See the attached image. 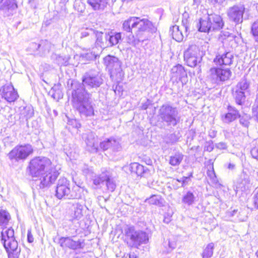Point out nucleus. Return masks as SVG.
Returning <instances> with one entry per match:
<instances>
[{
  "label": "nucleus",
  "instance_id": "54",
  "mask_svg": "<svg viewBox=\"0 0 258 258\" xmlns=\"http://www.w3.org/2000/svg\"><path fill=\"white\" fill-rule=\"evenodd\" d=\"M253 203L254 207L258 208V188L255 190V194L253 198Z\"/></svg>",
  "mask_w": 258,
  "mask_h": 258
},
{
  "label": "nucleus",
  "instance_id": "31",
  "mask_svg": "<svg viewBox=\"0 0 258 258\" xmlns=\"http://www.w3.org/2000/svg\"><path fill=\"white\" fill-rule=\"evenodd\" d=\"M245 93V92L237 91L236 90H235L233 91V95L236 104L241 105L244 103L246 98Z\"/></svg>",
  "mask_w": 258,
  "mask_h": 258
},
{
  "label": "nucleus",
  "instance_id": "22",
  "mask_svg": "<svg viewBox=\"0 0 258 258\" xmlns=\"http://www.w3.org/2000/svg\"><path fill=\"white\" fill-rule=\"evenodd\" d=\"M109 0H87V4L94 11H103L107 7Z\"/></svg>",
  "mask_w": 258,
  "mask_h": 258
},
{
  "label": "nucleus",
  "instance_id": "56",
  "mask_svg": "<svg viewBox=\"0 0 258 258\" xmlns=\"http://www.w3.org/2000/svg\"><path fill=\"white\" fill-rule=\"evenodd\" d=\"M250 153L253 158L258 159V147L253 148L251 150Z\"/></svg>",
  "mask_w": 258,
  "mask_h": 258
},
{
  "label": "nucleus",
  "instance_id": "34",
  "mask_svg": "<svg viewBox=\"0 0 258 258\" xmlns=\"http://www.w3.org/2000/svg\"><path fill=\"white\" fill-rule=\"evenodd\" d=\"M163 199L159 195H152L149 199H147L146 201L151 205H155L161 206L163 205L162 203Z\"/></svg>",
  "mask_w": 258,
  "mask_h": 258
},
{
  "label": "nucleus",
  "instance_id": "16",
  "mask_svg": "<svg viewBox=\"0 0 258 258\" xmlns=\"http://www.w3.org/2000/svg\"><path fill=\"white\" fill-rule=\"evenodd\" d=\"M171 78L176 81H180L183 84L186 82L187 74L183 67L178 64L174 66L171 70Z\"/></svg>",
  "mask_w": 258,
  "mask_h": 258
},
{
  "label": "nucleus",
  "instance_id": "47",
  "mask_svg": "<svg viewBox=\"0 0 258 258\" xmlns=\"http://www.w3.org/2000/svg\"><path fill=\"white\" fill-rule=\"evenodd\" d=\"M169 141L167 143L173 144L177 142L179 139V134H176L175 133L170 134L168 136Z\"/></svg>",
  "mask_w": 258,
  "mask_h": 258
},
{
  "label": "nucleus",
  "instance_id": "35",
  "mask_svg": "<svg viewBox=\"0 0 258 258\" xmlns=\"http://www.w3.org/2000/svg\"><path fill=\"white\" fill-rule=\"evenodd\" d=\"M33 114V110L30 107H24L21 111L20 117L27 120L32 117Z\"/></svg>",
  "mask_w": 258,
  "mask_h": 258
},
{
  "label": "nucleus",
  "instance_id": "3",
  "mask_svg": "<svg viewBox=\"0 0 258 258\" xmlns=\"http://www.w3.org/2000/svg\"><path fill=\"white\" fill-rule=\"evenodd\" d=\"M73 106L82 117H91L94 114L91 94L82 87L74 89L72 93Z\"/></svg>",
  "mask_w": 258,
  "mask_h": 258
},
{
  "label": "nucleus",
  "instance_id": "29",
  "mask_svg": "<svg viewBox=\"0 0 258 258\" xmlns=\"http://www.w3.org/2000/svg\"><path fill=\"white\" fill-rule=\"evenodd\" d=\"M108 178V174L107 172H102L99 174H94L92 173L91 176V179L93 181V184L96 186H98L105 180Z\"/></svg>",
  "mask_w": 258,
  "mask_h": 258
},
{
  "label": "nucleus",
  "instance_id": "59",
  "mask_svg": "<svg viewBox=\"0 0 258 258\" xmlns=\"http://www.w3.org/2000/svg\"><path fill=\"white\" fill-rule=\"evenodd\" d=\"M216 147L220 150L226 149L227 148V145L225 143L220 142L216 144Z\"/></svg>",
  "mask_w": 258,
  "mask_h": 258
},
{
  "label": "nucleus",
  "instance_id": "42",
  "mask_svg": "<svg viewBox=\"0 0 258 258\" xmlns=\"http://www.w3.org/2000/svg\"><path fill=\"white\" fill-rule=\"evenodd\" d=\"M40 45L39 43L31 42L29 43L28 47L27 48V51L30 54H33L40 49Z\"/></svg>",
  "mask_w": 258,
  "mask_h": 258
},
{
  "label": "nucleus",
  "instance_id": "40",
  "mask_svg": "<svg viewBox=\"0 0 258 258\" xmlns=\"http://www.w3.org/2000/svg\"><path fill=\"white\" fill-rule=\"evenodd\" d=\"M40 49L43 52H49L51 47V44L47 40H41L39 42Z\"/></svg>",
  "mask_w": 258,
  "mask_h": 258
},
{
  "label": "nucleus",
  "instance_id": "44",
  "mask_svg": "<svg viewBox=\"0 0 258 258\" xmlns=\"http://www.w3.org/2000/svg\"><path fill=\"white\" fill-rule=\"evenodd\" d=\"M103 33L102 32L95 31L94 36H93L92 39L93 40H94V39H96L98 44L103 43Z\"/></svg>",
  "mask_w": 258,
  "mask_h": 258
},
{
  "label": "nucleus",
  "instance_id": "38",
  "mask_svg": "<svg viewBox=\"0 0 258 258\" xmlns=\"http://www.w3.org/2000/svg\"><path fill=\"white\" fill-rule=\"evenodd\" d=\"M10 215L5 210H0V226L6 225L9 221Z\"/></svg>",
  "mask_w": 258,
  "mask_h": 258
},
{
  "label": "nucleus",
  "instance_id": "23",
  "mask_svg": "<svg viewBox=\"0 0 258 258\" xmlns=\"http://www.w3.org/2000/svg\"><path fill=\"white\" fill-rule=\"evenodd\" d=\"M121 34L120 33L111 31L105 34V40L108 42V45H109L110 46L117 44L119 40H121Z\"/></svg>",
  "mask_w": 258,
  "mask_h": 258
},
{
  "label": "nucleus",
  "instance_id": "64",
  "mask_svg": "<svg viewBox=\"0 0 258 258\" xmlns=\"http://www.w3.org/2000/svg\"><path fill=\"white\" fill-rule=\"evenodd\" d=\"M235 165L232 163H229L228 166V168L230 170H233L235 168Z\"/></svg>",
  "mask_w": 258,
  "mask_h": 258
},
{
  "label": "nucleus",
  "instance_id": "2",
  "mask_svg": "<svg viewBox=\"0 0 258 258\" xmlns=\"http://www.w3.org/2000/svg\"><path fill=\"white\" fill-rule=\"evenodd\" d=\"M122 27L124 31L134 33L130 34L127 38V42L134 46L148 40L152 34L157 31V28L151 21L136 17H132L125 20Z\"/></svg>",
  "mask_w": 258,
  "mask_h": 258
},
{
  "label": "nucleus",
  "instance_id": "8",
  "mask_svg": "<svg viewBox=\"0 0 258 258\" xmlns=\"http://www.w3.org/2000/svg\"><path fill=\"white\" fill-rule=\"evenodd\" d=\"M104 64L108 69L110 77L116 80H122L123 73L121 69V62L114 56L108 55L104 59Z\"/></svg>",
  "mask_w": 258,
  "mask_h": 258
},
{
  "label": "nucleus",
  "instance_id": "41",
  "mask_svg": "<svg viewBox=\"0 0 258 258\" xmlns=\"http://www.w3.org/2000/svg\"><path fill=\"white\" fill-rule=\"evenodd\" d=\"M251 33L254 41L258 43V20L254 22L251 27Z\"/></svg>",
  "mask_w": 258,
  "mask_h": 258
},
{
  "label": "nucleus",
  "instance_id": "53",
  "mask_svg": "<svg viewBox=\"0 0 258 258\" xmlns=\"http://www.w3.org/2000/svg\"><path fill=\"white\" fill-rule=\"evenodd\" d=\"M81 205H77L76 208H75L74 215L75 218L77 219L80 218L82 216V208H81Z\"/></svg>",
  "mask_w": 258,
  "mask_h": 258
},
{
  "label": "nucleus",
  "instance_id": "6",
  "mask_svg": "<svg viewBox=\"0 0 258 258\" xmlns=\"http://www.w3.org/2000/svg\"><path fill=\"white\" fill-rule=\"evenodd\" d=\"M124 232L127 244L130 247L138 248L142 244L148 242V234L144 231L136 229L133 226H126Z\"/></svg>",
  "mask_w": 258,
  "mask_h": 258
},
{
  "label": "nucleus",
  "instance_id": "4",
  "mask_svg": "<svg viewBox=\"0 0 258 258\" xmlns=\"http://www.w3.org/2000/svg\"><path fill=\"white\" fill-rule=\"evenodd\" d=\"M158 124L160 128L163 125L169 127H175L181 121V116L179 114L176 107L169 104H164L161 106L158 111Z\"/></svg>",
  "mask_w": 258,
  "mask_h": 258
},
{
  "label": "nucleus",
  "instance_id": "50",
  "mask_svg": "<svg viewBox=\"0 0 258 258\" xmlns=\"http://www.w3.org/2000/svg\"><path fill=\"white\" fill-rule=\"evenodd\" d=\"M252 112L253 117L258 122V100H256L252 108Z\"/></svg>",
  "mask_w": 258,
  "mask_h": 258
},
{
  "label": "nucleus",
  "instance_id": "13",
  "mask_svg": "<svg viewBox=\"0 0 258 258\" xmlns=\"http://www.w3.org/2000/svg\"><path fill=\"white\" fill-rule=\"evenodd\" d=\"M58 243L62 248H69L73 250L83 248L84 246V240H74L71 237H61Z\"/></svg>",
  "mask_w": 258,
  "mask_h": 258
},
{
  "label": "nucleus",
  "instance_id": "7",
  "mask_svg": "<svg viewBox=\"0 0 258 258\" xmlns=\"http://www.w3.org/2000/svg\"><path fill=\"white\" fill-rule=\"evenodd\" d=\"M104 83L102 74L95 70H91L86 72L82 77V85L78 84L77 88L82 87L86 89H97Z\"/></svg>",
  "mask_w": 258,
  "mask_h": 258
},
{
  "label": "nucleus",
  "instance_id": "27",
  "mask_svg": "<svg viewBox=\"0 0 258 258\" xmlns=\"http://www.w3.org/2000/svg\"><path fill=\"white\" fill-rule=\"evenodd\" d=\"M250 183L249 176L244 172L241 173L239 178L237 180V188H240L241 190L245 189L246 186Z\"/></svg>",
  "mask_w": 258,
  "mask_h": 258
},
{
  "label": "nucleus",
  "instance_id": "52",
  "mask_svg": "<svg viewBox=\"0 0 258 258\" xmlns=\"http://www.w3.org/2000/svg\"><path fill=\"white\" fill-rule=\"evenodd\" d=\"M68 124L71 125L73 127L79 128L81 126V124L78 121L75 119H72L68 120Z\"/></svg>",
  "mask_w": 258,
  "mask_h": 258
},
{
  "label": "nucleus",
  "instance_id": "58",
  "mask_svg": "<svg viewBox=\"0 0 258 258\" xmlns=\"http://www.w3.org/2000/svg\"><path fill=\"white\" fill-rule=\"evenodd\" d=\"M214 149V145L213 143H207L205 146V150L209 152H211Z\"/></svg>",
  "mask_w": 258,
  "mask_h": 258
},
{
  "label": "nucleus",
  "instance_id": "51",
  "mask_svg": "<svg viewBox=\"0 0 258 258\" xmlns=\"http://www.w3.org/2000/svg\"><path fill=\"white\" fill-rule=\"evenodd\" d=\"M141 164L138 163L134 162L130 164L129 169L132 173H136L138 170L139 166H140Z\"/></svg>",
  "mask_w": 258,
  "mask_h": 258
},
{
  "label": "nucleus",
  "instance_id": "61",
  "mask_svg": "<svg viewBox=\"0 0 258 258\" xmlns=\"http://www.w3.org/2000/svg\"><path fill=\"white\" fill-rule=\"evenodd\" d=\"M27 240L29 243H32L33 241V237L32 234L30 230H28L27 233Z\"/></svg>",
  "mask_w": 258,
  "mask_h": 258
},
{
  "label": "nucleus",
  "instance_id": "36",
  "mask_svg": "<svg viewBox=\"0 0 258 258\" xmlns=\"http://www.w3.org/2000/svg\"><path fill=\"white\" fill-rule=\"evenodd\" d=\"M136 174L138 176H141L147 178H149L151 175L150 171L142 165L139 166L138 170Z\"/></svg>",
  "mask_w": 258,
  "mask_h": 258
},
{
  "label": "nucleus",
  "instance_id": "24",
  "mask_svg": "<svg viewBox=\"0 0 258 258\" xmlns=\"http://www.w3.org/2000/svg\"><path fill=\"white\" fill-rule=\"evenodd\" d=\"M170 35L172 36V38L177 42H181L183 40V35L179 27L177 25L173 26L170 28Z\"/></svg>",
  "mask_w": 258,
  "mask_h": 258
},
{
  "label": "nucleus",
  "instance_id": "17",
  "mask_svg": "<svg viewBox=\"0 0 258 258\" xmlns=\"http://www.w3.org/2000/svg\"><path fill=\"white\" fill-rule=\"evenodd\" d=\"M233 53L230 51H224L222 54H217L214 62L217 65L230 66L233 61Z\"/></svg>",
  "mask_w": 258,
  "mask_h": 258
},
{
  "label": "nucleus",
  "instance_id": "19",
  "mask_svg": "<svg viewBox=\"0 0 258 258\" xmlns=\"http://www.w3.org/2000/svg\"><path fill=\"white\" fill-rule=\"evenodd\" d=\"M4 246L8 253L9 258L18 257L21 249L18 248V242L15 239L7 241L6 244L4 245Z\"/></svg>",
  "mask_w": 258,
  "mask_h": 258
},
{
  "label": "nucleus",
  "instance_id": "25",
  "mask_svg": "<svg viewBox=\"0 0 258 258\" xmlns=\"http://www.w3.org/2000/svg\"><path fill=\"white\" fill-rule=\"evenodd\" d=\"M1 234L3 245H5L7 241L15 239L14 237V231L12 228L3 229Z\"/></svg>",
  "mask_w": 258,
  "mask_h": 258
},
{
  "label": "nucleus",
  "instance_id": "57",
  "mask_svg": "<svg viewBox=\"0 0 258 258\" xmlns=\"http://www.w3.org/2000/svg\"><path fill=\"white\" fill-rule=\"evenodd\" d=\"M169 248L170 249L168 252L171 251L172 250L174 249L176 246V243L174 241L169 240L168 243Z\"/></svg>",
  "mask_w": 258,
  "mask_h": 258
},
{
  "label": "nucleus",
  "instance_id": "48",
  "mask_svg": "<svg viewBox=\"0 0 258 258\" xmlns=\"http://www.w3.org/2000/svg\"><path fill=\"white\" fill-rule=\"evenodd\" d=\"M105 181H106V184L108 189L111 191H114L115 188V187H116L115 184L113 181V180H111L109 178V176L108 175V178H107V179L105 180Z\"/></svg>",
  "mask_w": 258,
  "mask_h": 258
},
{
  "label": "nucleus",
  "instance_id": "62",
  "mask_svg": "<svg viewBox=\"0 0 258 258\" xmlns=\"http://www.w3.org/2000/svg\"><path fill=\"white\" fill-rule=\"evenodd\" d=\"M211 3L213 5L217 4L218 5H221L225 0H209Z\"/></svg>",
  "mask_w": 258,
  "mask_h": 258
},
{
  "label": "nucleus",
  "instance_id": "18",
  "mask_svg": "<svg viewBox=\"0 0 258 258\" xmlns=\"http://www.w3.org/2000/svg\"><path fill=\"white\" fill-rule=\"evenodd\" d=\"M207 14L211 30L216 31L221 30L224 26V22L221 17L215 13L209 14L207 12Z\"/></svg>",
  "mask_w": 258,
  "mask_h": 258
},
{
  "label": "nucleus",
  "instance_id": "49",
  "mask_svg": "<svg viewBox=\"0 0 258 258\" xmlns=\"http://www.w3.org/2000/svg\"><path fill=\"white\" fill-rule=\"evenodd\" d=\"M50 93H52V97L57 100L62 97V95L61 94V91L59 90L55 91L54 92V90L52 89L50 91Z\"/></svg>",
  "mask_w": 258,
  "mask_h": 258
},
{
  "label": "nucleus",
  "instance_id": "12",
  "mask_svg": "<svg viewBox=\"0 0 258 258\" xmlns=\"http://www.w3.org/2000/svg\"><path fill=\"white\" fill-rule=\"evenodd\" d=\"M244 11L245 8L243 6L235 5L228 9L227 16L230 21L236 24L241 23L243 21Z\"/></svg>",
  "mask_w": 258,
  "mask_h": 258
},
{
  "label": "nucleus",
  "instance_id": "20",
  "mask_svg": "<svg viewBox=\"0 0 258 258\" xmlns=\"http://www.w3.org/2000/svg\"><path fill=\"white\" fill-rule=\"evenodd\" d=\"M85 139L86 144L92 152H97L98 150L97 138L95 134L92 132H88L84 137Z\"/></svg>",
  "mask_w": 258,
  "mask_h": 258
},
{
  "label": "nucleus",
  "instance_id": "45",
  "mask_svg": "<svg viewBox=\"0 0 258 258\" xmlns=\"http://www.w3.org/2000/svg\"><path fill=\"white\" fill-rule=\"evenodd\" d=\"M250 117L248 115L245 114L240 117V123L244 127H247L249 124V120Z\"/></svg>",
  "mask_w": 258,
  "mask_h": 258
},
{
  "label": "nucleus",
  "instance_id": "26",
  "mask_svg": "<svg viewBox=\"0 0 258 258\" xmlns=\"http://www.w3.org/2000/svg\"><path fill=\"white\" fill-rule=\"evenodd\" d=\"M198 30L202 32H209L211 31V27L210 26V22L208 20V17L204 18H200L199 22L197 24Z\"/></svg>",
  "mask_w": 258,
  "mask_h": 258
},
{
  "label": "nucleus",
  "instance_id": "63",
  "mask_svg": "<svg viewBox=\"0 0 258 258\" xmlns=\"http://www.w3.org/2000/svg\"><path fill=\"white\" fill-rule=\"evenodd\" d=\"M83 172L84 174H88L91 170L89 169V168L88 167V166H85L84 168L82 169Z\"/></svg>",
  "mask_w": 258,
  "mask_h": 258
},
{
  "label": "nucleus",
  "instance_id": "28",
  "mask_svg": "<svg viewBox=\"0 0 258 258\" xmlns=\"http://www.w3.org/2000/svg\"><path fill=\"white\" fill-rule=\"evenodd\" d=\"M0 9L3 11H12L17 8L15 0H0Z\"/></svg>",
  "mask_w": 258,
  "mask_h": 258
},
{
  "label": "nucleus",
  "instance_id": "33",
  "mask_svg": "<svg viewBox=\"0 0 258 258\" xmlns=\"http://www.w3.org/2000/svg\"><path fill=\"white\" fill-rule=\"evenodd\" d=\"M183 155L179 152L176 153L174 155L171 156L169 159V164L172 166H177L180 164L183 160Z\"/></svg>",
  "mask_w": 258,
  "mask_h": 258
},
{
  "label": "nucleus",
  "instance_id": "11",
  "mask_svg": "<svg viewBox=\"0 0 258 258\" xmlns=\"http://www.w3.org/2000/svg\"><path fill=\"white\" fill-rule=\"evenodd\" d=\"M209 74V78L212 83L218 84L221 82L228 80L231 76L232 72L228 68L213 67L210 69Z\"/></svg>",
  "mask_w": 258,
  "mask_h": 258
},
{
  "label": "nucleus",
  "instance_id": "46",
  "mask_svg": "<svg viewBox=\"0 0 258 258\" xmlns=\"http://www.w3.org/2000/svg\"><path fill=\"white\" fill-rule=\"evenodd\" d=\"M95 30L92 29H87L81 33V38H83L87 36H90L92 39L94 36Z\"/></svg>",
  "mask_w": 258,
  "mask_h": 258
},
{
  "label": "nucleus",
  "instance_id": "21",
  "mask_svg": "<svg viewBox=\"0 0 258 258\" xmlns=\"http://www.w3.org/2000/svg\"><path fill=\"white\" fill-rule=\"evenodd\" d=\"M228 112L222 116V120L225 123H230L238 117H240V115L238 110L235 107L228 105L227 107Z\"/></svg>",
  "mask_w": 258,
  "mask_h": 258
},
{
  "label": "nucleus",
  "instance_id": "5",
  "mask_svg": "<svg viewBox=\"0 0 258 258\" xmlns=\"http://www.w3.org/2000/svg\"><path fill=\"white\" fill-rule=\"evenodd\" d=\"M55 196L58 199H75L81 197V189L79 186L71 189L70 181L66 178H60L55 187Z\"/></svg>",
  "mask_w": 258,
  "mask_h": 258
},
{
  "label": "nucleus",
  "instance_id": "10",
  "mask_svg": "<svg viewBox=\"0 0 258 258\" xmlns=\"http://www.w3.org/2000/svg\"><path fill=\"white\" fill-rule=\"evenodd\" d=\"M202 59L199 47L196 45H190L184 52V60L189 67H195Z\"/></svg>",
  "mask_w": 258,
  "mask_h": 258
},
{
  "label": "nucleus",
  "instance_id": "14",
  "mask_svg": "<svg viewBox=\"0 0 258 258\" xmlns=\"http://www.w3.org/2000/svg\"><path fill=\"white\" fill-rule=\"evenodd\" d=\"M120 142L119 139L111 137L101 142L100 147L104 151L110 149L113 152H118L121 149Z\"/></svg>",
  "mask_w": 258,
  "mask_h": 258
},
{
  "label": "nucleus",
  "instance_id": "30",
  "mask_svg": "<svg viewBox=\"0 0 258 258\" xmlns=\"http://www.w3.org/2000/svg\"><path fill=\"white\" fill-rule=\"evenodd\" d=\"M196 199V197L192 192L187 191L183 195L181 202L186 205L191 206L195 203Z\"/></svg>",
  "mask_w": 258,
  "mask_h": 258
},
{
  "label": "nucleus",
  "instance_id": "1",
  "mask_svg": "<svg viewBox=\"0 0 258 258\" xmlns=\"http://www.w3.org/2000/svg\"><path fill=\"white\" fill-rule=\"evenodd\" d=\"M30 175L37 177L35 184L39 189H46L53 184L59 173L51 160L45 157H37L32 159L29 165Z\"/></svg>",
  "mask_w": 258,
  "mask_h": 258
},
{
  "label": "nucleus",
  "instance_id": "9",
  "mask_svg": "<svg viewBox=\"0 0 258 258\" xmlns=\"http://www.w3.org/2000/svg\"><path fill=\"white\" fill-rule=\"evenodd\" d=\"M33 152V148L30 144L18 145L9 152L8 157L12 162H18L26 159Z\"/></svg>",
  "mask_w": 258,
  "mask_h": 258
},
{
  "label": "nucleus",
  "instance_id": "39",
  "mask_svg": "<svg viewBox=\"0 0 258 258\" xmlns=\"http://www.w3.org/2000/svg\"><path fill=\"white\" fill-rule=\"evenodd\" d=\"M189 177L183 176L180 179H174L173 180V183L174 185H176L177 187H179L178 186L177 182L180 183L181 187H184L188 184V182L190 181Z\"/></svg>",
  "mask_w": 258,
  "mask_h": 258
},
{
  "label": "nucleus",
  "instance_id": "15",
  "mask_svg": "<svg viewBox=\"0 0 258 258\" xmlns=\"http://www.w3.org/2000/svg\"><path fill=\"white\" fill-rule=\"evenodd\" d=\"M0 91L3 98L9 102H14L19 97L17 91L12 84L3 86Z\"/></svg>",
  "mask_w": 258,
  "mask_h": 258
},
{
  "label": "nucleus",
  "instance_id": "32",
  "mask_svg": "<svg viewBox=\"0 0 258 258\" xmlns=\"http://www.w3.org/2000/svg\"><path fill=\"white\" fill-rule=\"evenodd\" d=\"M215 244L211 242L207 245L204 248L202 256L203 258H210L213 256Z\"/></svg>",
  "mask_w": 258,
  "mask_h": 258
},
{
  "label": "nucleus",
  "instance_id": "37",
  "mask_svg": "<svg viewBox=\"0 0 258 258\" xmlns=\"http://www.w3.org/2000/svg\"><path fill=\"white\" fill-rule=\"evenodd\" d=\"M248 88L249 84L247 81L245 79H243L237 84L235 90L245 93Z\"/></svg>",
  "mask_w": 258,
  "mask_h": 258
},
{
  "label": "nucleus",
  "instance_id": "55",
  "mask_svg": "<svg viewBox=\"0 0 258 258\" xmlns=\"http://www.w3.org/2000/svg\"><path fill=\"white\" fill-rule=\"evenodd\" d=\"M83 57L88 60H93L96 58V55L92 52L86 53L84 55Z\"/></svg>",
  "mask_w": 258,
  "mask_h": 258
},
{
  "label": "nucleus",
  "instance_id": "60",
  "mask_svg": "<svg viewBox=\"0 0 258 258\" xmlns=\"http://www.w3.org/2000/svg\"><path fill=\"white\" fill-rule=\"evenodd\" d=\"M207 174H208V176H209L211 179H212L214 180H215L214 178H216V174H215V171L214 170L213 167H212V170H209L207 171Z\"/></svg>",
  "mask_w": 258,
  "mask_h": 258
},
{
  "label": "nucleus",
  "instance_id": "43",
  "mask_svg": "<svg viewBox=\"0 0 258 258\" xmlns=\"http://www.w3.org/2000/svg\"><path fill=\"white\" fill-rule=\"evenodd\" d=\"M227 215L230 217H234L235 216L236 217L235 220H239V221H244V219L240 217V212H238V210H233L231 211H229L227 212Z\"/></svg>",
  "mask_w": 258,
  "mask_h": 258
}]
</instances>
